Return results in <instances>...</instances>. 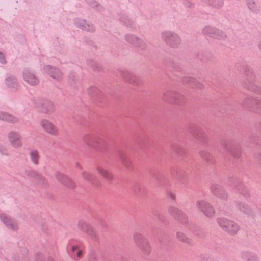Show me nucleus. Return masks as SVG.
Returning a JSON list of instances; mask_svg holds the SVG:
<instances>
[{
    "label": "nucleus",
    "instance_id": "1",
    "mask_svg": "<svg viewBox=\"0 0 261 261\" xmlns=\"http://www.w3.org/2000/svg\"><path fill=\"white\" fill-rule=\"evenodd\" d=\"M83 141L89 146L105 154L108 153L111 147L110 142L92 134H84Z\"/></svg>",
    "mask_w": 261,
    "mask_h": 261
},
{
    "label": "nucleus",
    "instance_id": "2",
    "mask_svg": "<svg viewBox=\"0 0 261 261\" xmlns=\"http://www.w3.org/2000/svg\"><path fill=\"white\" fill-rule=\"evenodd\" d=\"M243 70L245 75L243 87L258 94H261V87L257 86L253 83L256 79V76L253 73L250 66H244Z\"/></svg>",
    "mask_w": 261,
    "mask_h": 261
},
{
    "label": "nucleus",
    "instance_id": "3",
    "mask_svg": "<svg viewBox=\"0 0 261 261\" xmlns=\"http://www.w3.org/2000/svg\"><path fill=\"white\" fill-rule=\"evenodd\" d=\"M161 38L167 46L173 48H178L181 42L180 37L172 31L163 32L161 33Z\"/></svg>",
    "mask_w": 261,
    "mask_h": 261
},
{
    "label": "nucleus",
    "instance_id": "4",
    "mask_svg": "<svg viewBox=\"0 0 261 261\" xmlns=\"http://www.w3.org/2000/svg\"><path fill=\"white\" fill-rule=\"evenodd\" d=\"M217 222L223 231L231 235L236 234L240 228L236 222L225 218H218Z\"/></svg>",
    "mask_w": 261,
    "mask_h": 261
},
{
    "label": "nucleus",
    "instance_id": "5",
    "mask_svg": "<svg viewBox=\"0 0 261 261\" xmlns=\"http://www.w3.org/2000/svg\"><path fill=\"white\" fill-rule=\"evenodd\" d=\"M162 98L167 102L177 105H182L186 101V98L184 95L170 90L164 92Z\"/></svg>",
    "mask_w": 261,
    "mask_h": 261
},
{
    "label": "nucleus",
    "instance_id": "6",
    "mask_svg": "<svg viewBox=\"0 0 261 261\" xmlns=\"http://www.w3.org/2000/svg\"><path fill=\"white\" fill-rule=\"evenodd\" d=\"M133 239L135 244L144 254L148 255L150 253L151 248L147 238L142 234L136 232L134 234Z\"/></svg>",
    "mask_w": 261,
    "mask_h": 261
},
{
    "label": "nucleus",
    "instance_id": "7",
    "mask_svg": "<svg viewBox=\"0 0 261 261\" xmlns=\"http://www.w3.org/2000/svg\"><path fill=\"white\" fill-rule=\"evenodd\" d=\"M240 104L244 108L261 114V100L251 97H245Z\"/></svg>",
    "mask_w": 261,
    "mask_h": 261
},
{
    "label": "nucleus",
    "instance_id": "8",
    "mask_svg": "<svg viewBox=\"0 0 261 261\" xmlns=\"http://www.w3.org/2000/svg\"><path fill=\"white\" fill-rule=\"evenodd\" d=\"M222 145L223 148L234 158L239 159L241 156V147L240 145L237 144L234 140L227 139L223 143Z\"/></svg>",
    "mask_w": 261,
    "mask_h": 261
},
{
    "label": "nucleus",
    "instance_id": "9",
    "mask_svg": "<svg viewBox=\"0 0 261 261\" xmlns=\"http://www.w3.org/2000/svg\"><path fill=\"white\" fill-rule=\"evenodd\" d=\"M88 92L89 96L92 98V100L99 106H102L107 103V98L96 87L94 86L90 87L88 89Z\"/></svg>",
    "mask_w": 261,
    "mask_h": 261
},
{
    "label": "nucleus",
    "instance_id": "10",
    "mask_svg": "<svg viewBox=\"0 0 261 261\" xmlns=\"http://www.w3.org/2000/svg\"><path fill=\"white\" fill-rule=\"evenodd\" d=\"M197 208L205 216L212 218L214 216L215 211L212 205L204 200H198L196 203Z\"/></svg>",
    "mask_w": 261,
    "mask_h": 261
},
{
    "label": "nucleus",
    "instance_id": "11",
    "mask_svg": "<svg viewBox=\"0 0 261 261\" xmlns=\"http://www.w3.org/2000/svg\"><path fill=\"white\" fill-rule=\"evenodd\" d=\"M22 76L23 80L31 86H36L40 82L36 73L29 68H25L22 71Z\"/></svg>",
    "mask_w": 261,
    "mask_h": 261
},
{
    "label": "nucleus",
    "instance_id": "12",
    "mask_svg": "<svg viewBox=\"0 0 261 261\" xmlns=\"http://www.w3.org/2000/svg\"><path fill=\"white\" fill-rule=\"evenodd\" d=\"M77 228L81 231L86 233L93 240L95 241L98 240V235L95 230L85 221L80 220L79 221Z\"/></svg>",
    "mask_w": 261,
    "mask_h": 261
},
{
    "label": "nucleus",
    "instance_id": "13",
    "mask_svg": "<svg viewBox=\"0 0 261 261\" xmlns=\"http://www.w3.org/2000/svg\"><path fill=\"white\" fill-rule=\"evenodd\" d=\"M0 220L10 230L15 231L18 229V223L14 218L8 214L0 213Z\"/></svg>",
    "mask_w": 261,
    "mask_h": 261
},
{
    "label": "nucleus",
    "instance_id": "14",
    "mask_svg": "<svg viewBox=\"0 0 261 261\" xmlns=\"http://www.w3.org/2000/svg\"><path fill=\"white\" fill-rule=\"evenodd\" d=\"M170 214L176 220L182 224H186L188 223V219L187 215L182 210L174 207L170 206L168 209Z\"/></svg>",
    "mask_w": 261,
    "mask_h": 261
},
{
    "label": "nucleus",
    "instance_id": "15",
    "mask_svg": "<svg viewBox=\"0 0 261 261\" xmlns=\"http://www.w3.org/2000/svg\"><path fill=\"white\" fill-rule=\"evenodd\" d=\"M27 176L32 180L35 184L45 186L47 182L45 178L38 171L34 170L26 171Z\"/></svg>",
    "mask_w": 261,
    "mask_h": 261
},
{
    "label": "nucleus",
    "instance_id": "16",
    "mask_svg": "<svg viewBox=\"0 0 261 261\" xmlns=\"http://www.w3.org/2000/svg\"><path fill=\"white\" fill-rule=\"evenodd\" d=\"M211 191L213 194L218 199L226 201L228 199V195L226 191L223 187L218 184H212Z\"/></svg>",
    "mask_w": 261,
    "mask_h": 261
},
{
    "label": "nucleus",
    "instance_id": "17",
    "mask_svg": "<svg viewBox=\"0 0 261 261\" xmlns=\"http://www.w3.org/2000/svg\"><path fill=\"white\" fill-rule=\"evenodd\" d=\"M202 33L216 39H224L226 35L222 30L212 26H206L202 29Z\"/></svg>",
    "mask_w": 261,
    "mask_h": 261
},
{
    "label": "nucleus",
    "instance_id": "18",
    "mask_svg": "<svg viewBox=\"0 0 261 261\" xmlns=\"http://www.w3.org/2000/svg\"><path fill=\"white\" fill-rule=\"evenodd\" d=\"M121 76L130 84L135 86H140L143 84V81L139 77L136 76L133 73L125 70H120Z\"/></svg>",
    "mask_w": 261,
    "mask_h": 261
},
{
    "label": "nucleus",
    "instance_id": "19",
    "mask_svg": "<svg viewBox=\"0 0 261 261\" xmlns=\"http://www.w3.org/2000/svg\"><path fill=\"white\" fill-rule=\"evenodd\" d=\"M9 141L12 146L15 148H19L22 146L20 135L16 131H10L8 134Z\"/></svg>",
    "mask_w": 261,
    "mask_h": 261
},
{
    "label": "nucleus",
    "instance_id": "20",
    "mask_svg": "<svg viewBox=\"0 0 261 261\" xmlns=\"http://www.w3.org/2000/svg\"><path fill=\"white\" fill-rule=\"evenodd\" d=\"M171 175L182 184H185L188 180L187 173L182 169L173 168L171 171Z\"/></svg>",
    "mask_w": 261,
    "mask_h": 261
},
{
    "label": "nucleus",
    "instance_id": "21",
    "mask_svg": "<svg viewBox=\"0 0 261 261\" xmlns=\"http://www.w3.org/2000/svg\"><path fill=\"white\" fill-rule=\"evenodd\" d=\"M115 153L127 169L129 170H133L134 169L132 161L127 157L123 150L121 149H117L115 150Z\"/></svg>",
    "mask_w": 261,
    "mask_h": 261
},
{
    "label": "nucleus",
    "instance_id": "22",
    "mask_svg": "<svg viewBox=\"0 0 261 261\" xmlns=\"http://www.w3.org/2000/svg\"><path fill=\"white\" fill-rule=\"evenodd\" d=\"M40 125L45 132L51 135L57 136L59 134L57 127L48 120H41L40 121Z\"/></svg>",
    "mask_w": 261,
    "mask_h": 261
},
{
    "label": "nucleus",
    "instance_id": "23",
    "mask_svg": "<svg viewBox=\"0 0 261 261\" xmlns=\"http://www.w3.org/2000/svg\"><path fill=\"white\" fill-rule=\"evenodd\" d=\"M230 184L233 186L239 192L244 195L246 197L249 196V193L247 189L239 179L236 178H232L230 179Z\"/></svg>",
    "mask_w": 261,
    "mask_h": 261
},
{
    "label": "nucleus",
    "instance_id": "24",
    "mask_svg": "<svg viewBox=\"0 0 261 261\" xmlns=\"http://www.w3.org/2000/svg\"><path fill=\"white\" fill-rule=\"evenodd\" d=\"M55 177L64 186L69 188H74L75 187V184L63 173L60 172H56Z\"/></svg>",
    "mask_w": 261,
    "mask_h": 261
},
{
    "label": "nucleus",
    "instance_id": "25",
    "mask_svg": "<svg viewBox=\"0 0 261 261\" xmlns=\"http://www.w3.org/2000/svg\"><path fill=\"white\" fill-rule=\"evenodd\" d=\"M44 70L54 79L59 80L62 77V73L57 66H44Z\"/></svg>",
    "mask_w": 261,
    "mask_h": 261
},
{
    "label": "nucleus",
    "instance_id": "26",
    "mask_svg": "<svg viewBox=\"0 0 261 261\" xmlns=\"http://www.w3.org/2000/svg\"><path fill=\"white\" fill-rule=\"evenodd\" d=\"M81 176L84 180L89 181L95 187H98L100 185L98 178L91 173L86 171H83L81 173Z\"/></svg>",
    "mask_w": 261,
    "mask_h": 261
},
{
    "label": "nucleus",
    "instance_id": "27",
    "mask_svg": "<svg viewBox=\"0 0 261 261\" xmlns=\"http://www.w3.org/2000/svg\"><path fill=\"white\" fill-rule=\"evenodd\" d=\"M189 131L191 134L197 139L201 142H205L206 140L204 132L199 128L192 126L190 127Z\"/></svg>",
    "mask_w": 261,
    "mask_h": 261
},
{
    "label": "nucleus",
    "instance_id": "28",
    "mask_svg": "<svg viewBox=\"0 0 261 261\" xmlns=\"http://www.w3.org/2000/svg\"><path fill=\"white\" fill-rule=\"evenodd\" d=\"M40 110L45 114H51L54 110V105L48 99L42 100L40 106Z\"/></svg>",
    "mask_w": 261,
    "mask_h": 261
},
{
    "label": "nucleus",
    "instance_id": "29",
    "mask_svg": "<svg viewBox=\"0 0 261 261\" xmlns=\"http://www.w3.org/2000/svg\"><path fill=\"white\" fill-rule=\"evenodd\" d=\"M182 83L192 88L201 89L203 88L202 84L198 82L196 79L191 77H184L182 79Z\"/></svg>",
    "mask_w": 261,
    "mask_h": 261
},
{
    "label": "nucleus",
    "instance_id": "30",
    "mask_svg": "<svg viewBox=\"0 0 261 261\" xmlns=\"http://www.w3.org/2000/svg\"><path fill=\"white\" fill-rule=\"evenodd\" d=\"M75 25L79 28L88 32H93L95 31V27L93 24L87 23L84 20L76 19L74 21Z\"/></svg>",
    "mask_w": 261,
    "mask_h": 261
},
{
    "label": "nucleus",
    "instance_id": "31",
    "mask_svg": "<svg viewBox=\"0 0 261 261\" xmlns=\"http://www.w3.org/2000/svg\"><path fill=\"white\" fill-rule=\"evenodd\" d=\"M0 120L11 123H16L19 121L18 118L4 111H0Z\"/></svg>",
    "mask_w": 261,
    "mask_h": 261
},
{
    "label": "nucleus",
    "instance_id": "32",
    "mask_svg": "<svg viewBox=\"0 0 261 261\" xmlns=\"http://www.w3.org/2000/svg\"><path fill=\"white\" fill-rule=\"evenodd\" d=\"M235 203L237 208L241 212L250 216L253 215V214L252 209L248 205L238 201H236Z\"/></svg>",
    "mask_w": 261,
    "mask_h": 261
},
{
    "label": "nucleus",
    "instance_id": "33",
    "mask_svg": "<svg viewBox=\"0 0 261 261\" xmlns=\"http://www.w3.org/2000/svg\"><path fill=\"white\" fill-rule=\"evenodd\" d=\"M152 178H154L159 186L167 184L168 181L165 179L163 174L160 172H152L151 173Z\"/></svg>",
    "mask_w": 261,
    "mask_h": 261
},
{
    "label": "nucleus",
    "instance_id": "34",
    "mask_svg": "<svg viewBox=\"0 0 261 261\" xmlns=\"http://www.w3.org/2000/svg\"><path fill=\"white\" fill-rule=\"evenodd\" d=\"M5 83L9 88L14 90H16L19 86V83L17 79L11 76L6 78Z\"/></svg>",
    "mask_w": 261,
    "mask_h": 261
},
{
    "label": "nucleus",
    "instance_id": "35",
    "mask_svg": "<svg viewBox=\"0 0 261 261\" xmlns=\"http://www.w3.org/2000/svg\"><path fill=\"white\" fill-rule=\"evenodd\" d=\"M241 256L246 261H259L257 256L253 252L243 251L241 252Z\"/></svg>",
    "mask_w": 261,
    "mask_h": 261
},
{
    "label": "nucleus",
    "instance_id": "36",
    "mask_svg": "<svg viewBox=\"0 0 261 261\" xmlns=\"http://www.w3.org/2000/svg\"><path fill=\"white\" fill-rule=\"evenodd\" d=\"M248 9L254 13H258L260 11V5L256 0H246Z\"/></svg>",
    "mask_w": 261,
    "mask_h": 261
},
{
    "label": "nucleus",
    "instance_id": "37",
    "mask_svg": "<svg viewBox=\"0 0 261 261\" xmlns=\"http://www.w3.org/2000/svg\"><path fill=\"white\" fill-rule=\"evenodd\" d=\"M176 237L179 241L185 243L190 246H193L194 245L193 241L182 232H177Z\"/></svg>",
    "mask_w": 261,
    "mask_h": 261
},
{
    "label": "nucleus",
    "instance_id": "38",
    "mask_svg": "<svg viewBox=\"0 0 261 261\" xmlns=\"http://www.w3.org/2000/svg\"><path fill=\"white\" fill-rule=\"evenodd\" d=\"M200 155L207 164H212L214 163L215 160L213 156L206 150L200 152Z\"/></svg>",
    "mask_w": 261,
    "mask_h": 261
},
{
    "label": "nucleus",
    "instance_id": "39",
    "mask_svg": "<svg viewBox=\"0 0 261 261\" xmlns=\"http://www.w3.org/2000/svg\"><path fill=\"white\" fill-rule=\"evenodd\" d=\"M98 173L108 181H110L113 179L112 174L107 170L98 166L97 168Z\"/></svg>",
    "mask_w": 261,
    "mask_h": 261
},
{
    "label": "nucleus",
    "instance_id": "40",
    "mask_svg": "<svg viewBox=\"0 0 261 261\" xmlns=\"http://www.w3.org/2000/svg\"><path fill=\"white\" fill-rule=\"evenodd\" d=\"M30 156L31 162L35 165L39 164L40 156L37 150H32L30 152Z\"/></svg>",
    "mask_w": 261,
    "mask_h": 261
},
{
    "label": "nucleus",
    "instance_id": "41",
    "mask_svg": "<svg viewBox=\"0 0 261 261\" xmlns=\"http://www.w3.org/2000/svg\"><path fill=\"white\" fill-rule=\"evenodd\" d=\"M119 20L121 23L126 26H131L133 23V21L124 14H120Z\"/></svg>",
    "mask_w": 261,
    "mask_h": 261
},
{
    "label": "nucleus",
    "instance_id": "42",
    "mask_svg": "<svg viewBox=\"0 0 261 261\" xmlns=\"http://www.w3.org/2000/svg\"><path fill=\"white\" fill-rule=\"evenodd\" d=\"M224 0H208V5L214 8L220 9L224 5Z\"/></svg>",
    "mask_w": 261,
    "mask_h": 261
},
{
    "label": "nucleus",
    "instance_id": "43",
    "mask_svg": "<svg viewBox=\"0 0 261 261\" xmlns=\"http://www.w3.org/2000/svg\"><path fill=\"white\" fill-rule=\"evenodd\" d=\"M139 37L136 35L132 34H127L125 35V40L128 43L135 46L137 41L138 40Z\"/></svg>",
    "mask_w": 261,
    "mask_h": 261
},
{
    "label": "nucleus",
    "instance_id": "44",
    "mask_svg": "<svg viewBox=\"0 0 261 261\" xmlns=\"http://www.w3.org/2000/svg\"><path fill=\"white\" fill-rule=\"evenodd\" d=\"M196 59L199 62H197V64H206L209 60L208 57L203 53H198L196 56Z\"/></svg>",
    "mask_w": 261,
    "mask_h": 261
},
{
    "label": "nucleus",
    "instance_id": "45",
    "mask_svg": "<svg viewBox=\"0 0 261 261\" xmlns=\"http://www.w3.org/2000/svg\"><path fill=\"white\" fill-rule=\"evenodd\" d=\"M68 81L72 87L73 88H76L77 87V84L79 83V80L75 73H71L69 75Z\"/></svg>",
    "mask_w": 261,
    "mask_h": 261
},
{
    "label": "nucleus",
    "instance_id": "46",
    "mask_svg": "<svg viewBox=\"0 0 261 261\" xmlns=\"http://www.w3.org/2000/svg\"><path fill=\"white\" fill-rule=\"evenodd\" d=\"M132 190L134 193L138 196H141L144 194V190L141 185L139 184H135L132 188Z\"/></svg>",
    "mask_w": 261,
    "mask_h": 261
},
{
    "label": "nucleus",
    "instance_id": "47",
    "mask_svg": "<svg viewBox=\"0 0 261 261\" xmlns=\"http://www.w3.org/2000/svg\"><path fill=\"white\" fill-rule=\"evenodd\" d=\"M35 259L36 261H54L52 257L45 256L43 254L40 253L35 254Z\"/></svg>",
    "mask_w": 261,
    "mask_h": 261
},
{
    "label": "nucleus",
    "instance_id": "48",
    "mask_svg": "<svg viewBox=\"0 0 261 261\" xmlns=\"http://www.w3.org/2000/svg\"><path fill=\"white\" fill-rule=\"evenodd\" d=\"M135 47L139 48L141 50H144L147 49L148 45L144 41L139 38Z\"/></svg>",
    "mask_w": 261,
    "mask_h": 261
},
{
    "label": "nucleus",
    "instance_id": "49",
    "mask_svg": "<svg viewBox=\"0 0 261 261\" xmlns=\"http://www.w3.org/2000/svg\"><path fill=\"white\" fill-rule=\"evenodd\" d=\"M78 250V246L76 245H71L69 244L67 245V251L71 257H74L75 256L74 252Z\"/></svg>",
    "mask_w": 261,
    "mask_h": 261
},
{
    "label": "nucleus",
    "instance_id": "50",
    "mask_svg": "<svg viewBox=\"0 0 261 261\" xmlns=\"http://www.w3.org/2000/svg\"><path fill=\"white\" fill-rule=\"evenodd\" d=\"M86 1L89 6L98 11H100L102 9V7L100 4L95 0H86Z\"/></svg>",
    "mask_w": 261,
    "mask_h": 261
},
{
    "label": "nucleus",
    "instance_id": "51",
    "mask_svg": "<svg viewBox=\"0 0 261 261\" xmlns=\"http://www.w3.org/2000/svg\"><path fill=\"white\" fill-rule=\"evenodd\" d=\"M152 215L156 217L160 221L164 222L166 220L165 216L157 210H153L152 211Z\"/></svg>",
    "mask_w": 261,
    "mask_h": 261
},
{
    "label": "nucleus",
    "instance_id": "52",
    "mask_svg": "<svg viewBox=\"0 0 261 261\" xmlns=\"http://www.w3.org/2000/svg\"><path fill=\"white\" fill-rule=\"evenodd\" d=\"M162 63L166 65H171L172 64H176L177 63L175 62L173 58L171 57H166L163 58Z\"/></svg>",
    "mask_w": 261,
    "mask_h": 261
},
{
    "label": "nucleus",
    "instance_id": "53",
    "mask_svg": "<svg viewBox=\"0 0 261 261\" xmlns=\"http://www.w3.org/2000/svg\"><path fill=\"white\" fill-rule=\"evenodd\" d=\"M172 149L179 154H182L184 153V149L180 146L174 143L172 144Z\"/></svg>",
    "mask_w": 261,
    "mask_h": 261
},
{
    "label": "nucleus",
    "instance_id": "54",
    "mask_svg": "<svg viewBox=\"0 0 261 261\" xmlns=\"http://www.w3.org/2000/svg\"><path fill=\"white\" fill-rule=\"evenodd\" d=\"M0 153L5 155H9V151L7 148L3 145H0Z\"/></svg>",
    "mask_w": 261,
    "mask_h": 261
},
{
    "label": "nucleus",
    "instance_id": "55",
    "mask_svg": "<svg viewBox=\"0 0 261 261\" xmlns=\"http://www.w3.org/2000/svg\"><path fill=\"white\" fill-rule=\"evenodd\" d=\"M75 256L74 257H71L72 259L75 260H77L79 258H80L82 255V251L81 250H78L74 252Z\"/></svg>",
    "mask_w": 261,
    "mask_h": 261
},
{
    "label": "nucleus",
    "instance_id": "56",
    "mask_svg": "<svg viewBox=\"0 0 261 261\" xmlns=\"http://www.w3.org/2000/svg\"><path fill=\"white\" fill-rule=\"evenodd\" d=\"M183 4L188 8H192L194 6V4L190 0H183Z\"/></svg>",
    "mask_w": 261,
    "mask_h": 261
},
{
    "label": "nucleus",
    "instance_id": "57",
    "mask_svg": "<svg viewBox=\"0 0 261 261\" xmlns=\"http://www.w3.org/2000/svg\"><path fill=\"white\" fill-rule=\"evenodd\" d=\"M0 63L2 64H6V61L5 58V55L1 51H0Z\"/></svg>",
    "mask_w": 261,
    "mask_h": 261
},
{
    "label": "nucleus",
    "instance_id": "58",
    "mask_svg": "<svg viewBox=\"0 0 261 261\" xmlns=\"http://www.w3.org/2000/svg\"><path fill=\"white\" fill-rule=\"evenodd\" d=\"M58 44H59V46H57V48H56V49L59 53L63 54L64 53V51H63V47H64V45L63 44H60L59 43H58Z\"/></svg>",
    "mask_w": 261,
    "mask_h": 261
},
{
    "label": "nucleus",
    "instance_id": "59",
    "mask_svg": "<svg viewBox=\"0 0 261 261\" xmlns=\"http://www.w3.org/2000/svg\"><path fill=\"white\" fill-rule=\"evenodd\" d=\"M85 41L86 42L87 44H88L92 46H95L94 43L90 39L86 38Z\"/></svg>",
    "mask_w": 261,
    "mask_h": 261
},
{
    "label": "nucleus",
    "instance_id": "60",
    "mask_svg": "<svg viewBox=\"0 0 261 261\" xmlns=\"http://www.w3.org/2000/svg\"><path fill=\"white\" fill-rule=\"evenodd\" d=\"M168 196L170 197V198L172 200H175V198H176V196H175V194L171 192H169L168 193Z\"/></svg>",
    "mask_w": 261,
    "mask_h": 261
},
{
    "label": "nucleus",
    "instance_id": "61",
    "mask_svg": "<svg viewBox=\"0 0 261 261\" xmlns=\"http://www.w3.org/2000/svg\"><path fill=\"white\" fill-rule=\"evenodd\" d=\"M249 138L251 141L257 143V142H256V138H255V136L254 135H250Z\"/></svg>",
    "mask_w": 261,
    "mask_h": 261
},
{
    "label": "nucleus",
    "instance_id": "62",
    "mask_svg": "<svg viewBox=\"0 0 261 261\" xmlns=\"http://www.w3.org/2000/svg\"><path fill=\"white\" fill-rule=\"evenodd\" d=\"M217 206L218 207V208L220 210V211H224V205H223V204H222V205H219V203H218Z\"/></svg>",
    "mask_w": 261,
    "mask_h": 261
},
{
    "label": "nucleus",
    "instance_id": "63",
    "mask_svg": "<svg viewBox=\"0 0 261 261\" xmlns=\"http://www.w3.org/2000/svg\"><path fill=\"white\" fill-rule=\"evenodd\" d=\"M257 161L258 164L261 166V153L258 155L257 157Z\"/></svg>",
    "mask_w": 261,
    "mask_h": 261
},
{
    "label": "nucleus",
    "instance_id": "64",
    "mask_svg": "<svg viewBox=\"0 0 261 261\" xmlns=\"http://www.w3.org/2000/svg\"><path fill=\"white\" fill-rule=\"evenodd\" d=\"M258 47L259 49L261 50V40L259 41L258 43Z\"/></svg>",
    "mask_w": 261,
    "mask_h": 261
}]
</instances>
